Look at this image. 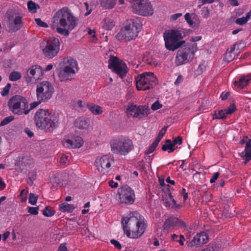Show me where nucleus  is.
I'll return each instance as SVG.
<instances>
[{
	"mask_svg": "<svg viewBox=\"0 0 251 251\" xmlns=\"http://www.w3.org/2000/svg\"><path fill=\"white\" fill-rule=\"evenodd\" d=\"M77 24V19L67 7L58 10L51 20V27L59 34L68 36Z\"/></svg>",
	"mask_w": 251,
	"mask_h": 251,
	"instance_id": "nucleus-1",
	"label": "nucleus"
},
{
	"mask_svg": "<svg viewBox=\"0 0 251 251\" xmlns=\"http://www.w3.org/2000/svg\"><path fill=\"white\" fill-rule=\"evenodd\" d=\"M121 223L125 234L133 239L140 237L147 227L144 217L137 211L130 212L128 216L122 219Z\"/></svg>",
	"mask_w": 251,
	"mask_h": 251,
	"instance_id": "nucleus-2",
	"label": "nucleus"
},
{
	"mask_svg": "<svg viewBox=\"0 0 251 251\" xmlns=\"http://www.w3.org/2000/svg\"><path fill=\"white\" fill-rule=\"evenodd\" d=\"M34 120L38 128L47 131H51L59 124L58 115L52 113L48 109H38L35 113Z\"/></svg>",
	"mask_w": 251,
	"mask_h": 251,
	"instance_id": "nucleus-3",
	"label": "nucleus"
},
{
	"mask_svg": "<svg viewBox=\"0 0 251 251\" xmlns=\"http://www.w3.org/2000/svg\"><path fill=\"white\" fill-rule=\"evenodd\" d=\"M141 23L138 18L127 20L125 25L117 34L116 38L121 41H130L138 35L141 28Z\"/></svg>",
	"mask_w": 251,
	"mask_h": 251,
	"instance_id": "nucleus-4",
	"label": "nucleus"
},
{
	"mask_svg": "<svg viewBox=\"0 0 251 251\" xmlns=\"http://www.w3.org/2000/svg\"><path fill=\"white\" fill-rule=\"evenodd\" d=\"M77 61L71 57L63 58L60 62V67L58 70V76L62 82L70 81L78 71Z\"/></svg>",
	"mask_w": 251,
	"mask_h": 251,
	"instance_id": "nucleus-5",
	"label": "nucleus"
},
{
	"mask_svg": "<svg viewBox=\"0 0 251 251\" xmlns=\"http://www.w3.org/2000/svg\"><path fill=\"white\" fill-rule=\"evenodd\" d=\"M110 145L113 153L124 156L134 148L132 141L123 136H118L113 138L110 142Z\"/></svg>",
	"mask_w": 251,
	"mask_h": 251,
	"instance_id": "nucleus-6",
	"label": "nucleus"
},
{
	"mask_svg": "<svg viewBox=\"0 0 251 251\" xmlns=\"http://www.w3.org/2000/svg\"><path fill=\"white\" fill-rule=\"evenodd\" d=\"M198 48L196 43L187 44L179 49L176 52L175 64L180 66L191 62L194 57Z\"/></svg>",
	"mask_w": 251,
	"mask_h": 251,
	"instance_id": "nucleus-7",
	"label": "nucleus"
},
{
	"mask_svg": "<svg viewBox=\"0 0 251 251\" xmlns=\"http://www.w3.org/2000/svg\"><path fill=\"white\" fill-rule=\"evenodd\" d=\"M10 110L15 115H26L29 113V102L24 97L15 95L11 97L8 102Z\"/></svg>",
	"mask_w": 251,
	"mask_h": 251,
	"instance_id": "nucleus-8",
	"label": "nucleus"
},
{
	"mask_svg": "<svg viewBox=\"0 0 251 251\" xmlns=\"http://www.w3.org/2000/svg\"><path fill=\"white\" fill-rule=\"evenodd\" d=\"M165 45L167 49L174 51L178 49L184 41H179L183 38L181 32L178 29L167 30L163 34Z\"/></svg>",
	"mask_w": 251,
	"mask_h": 251,
	"instance_id": "nucleus-9",
	"label": "nucleus"
},
{
	"mask_svg": "<svg viewBox=\"0 0 251 251\" xmlns=\"http://www.w3.org/2000/svg\"><path fill=\"white\" fill-rule=\"evenodd\" d=\"M44 55L47 58H52L59 50V39L54 37H50L44 39L40 44Z\"/></svg>",
	"mask_w": 251,
	"mask_h": 251,
	"instance_id": "nucleus-10",
	"label": "nucleus"
},
{
	"mask_svg": "<svg viewBox=\"0 0 251 251\" xmlns=\"http://www.w3.org/2000/svg\"><path fill=\"white\" fill-rule=\"evenodd\" d=\"M136 88L139 91H145L152 88L157 83V79L151 72L140 74L135 78Z\"/></svg>",
	"mask_w": 251,
	"mask_h": 251,
	"instance_id": "nucleus-11",
	"label": "nucleus"
},
{
	"mask_svg": "<svg viewBox=\"0 0 251 251\" xmlns=\"http://www.w3.org/2000/svg\"><path fill=\"white\" fill-rule=\"evenodd\" d=\"M53 92L54 88L51 84L48 81H44L37 85V99L46 102L51 98Z\"/></svg>",
	"mask_w": 251,
	"mask_h": 251,
	"instance_id": "nucleus-12",
	"label": "nucleus"
},
{
	"mask_svg": "<svg viewBox=\"0 0 251 251\" xmlns=\"http://www.w3.org/2000/svg\"><path fill=\"white\" fill-rule=\"evenodd\" d=\"M133 11L138 15L148 16L153 13V9L148 0H131Z\"/></svg>",
	"mask_w": 251,
	"mask_h": 251,
	"instance_id": "nucleus-13",
	"label": "nucleus"
},
{
	"mask_svg": "<svg viewBox=\"0 0 251 251\" xmlns=\"http://www.w3.org/2000/svg\"><path fill=\"white\" fill-rule=\"evenodd\" d=\"M114 163V157L111 154H106L98 157L95 161L97 169L103 174L108 173L111 170Z\"/></svg>",
	"mask_w": 251,
	"mask_h": 251,
	"instance_id": "nucleus-14",
	"label": "nucleus"
},
{
	"mask_svg": "<svg viewBox=\"0 0 251 251\" xmlns=\"http://www.w3.org/2000/svg\"><path fill=\"white\" fill-rule=\"evenodd\" d=\"M44 70L40 66L34 65L26 71L25 75V81L28 84H35L43 78Z\"/></svg>",
	"mask_w": 251,
	"mask_h": 251,
	"instance_id": "nucleus-15",
	"label": "nucleus"
},
{
	"mask_svg": "<svg viewBox=\"0 0 251 251\" xmlns=\"http://www.w3.org/2000/svg\"><path fill=\"white\" fill-rule=\"evenodd\" d=\"M108 64L109 68L122 78L127 73L128 69L126 64L115 56H110Z\"/></svg>",
	"mask_w": 251,
	"mask_h": 251,
	"instance_id": "nucleus-16",
	"label": "nucleus"
},
{
	"mask_svg": "<svg viewBox=\"0 0 251 251\" xmlns=\"http://www.w3.org/2000/svg\"><path fill=\"white\" fill-rule=\"evenodd\" d=\"M118 199L120 203L126 205L133 204L135 200L133 190L127 186H123L118 189Z\"/></svg>",
	"mask_w": 251,
	"mask_h": 251,
	"instance_id": "nucleus-17",
	"label": "nucleus"
},
{
	"mask_svg": "<svg viewBox=\"0 0 251 251\" xmlns=\"http://www.w3.org/2000/svg\"><path fill=\"white\" fill-rule=\"evenodd\" d=\"M149 110L145 106H137L131 104L127 107L126 113L128 116L141 119L143 116L148 115Z\"/></svg>",
	"mask_w": 251,
	"mask_h": 251,
	"instance_id": "nucleus-18",
	"label": "nucleus"
},
{
	"mask_svg": "<svg viewBox=\"0 0 251 251\" xmlns=\"http://www.w3.org/2000/svg\"><path fill=\"white\" fill-rule=\"evenodd\" d=\"M187 225L183 221L175 217L168 218L163 225V229L167 231L173 228L185 229Z\"/></svg>",
	"mask_w": 251,
	"mask_h": 251,
	"instance_id": "nucleus-19",
	"label": "nucleus"
},
{
	"mask_svg": "<svg viewBox=\"0 0 251 251\" xmlns=\"http://www.w3.org/2000/svg\"><path fill=\"white\" fill-rule=\"evenodd\" d=\"M7 17L8 18L7 25L9 30L12 32L19 30L22 25L21 17L11 11L7 12Z\"/></svg>",
	"mask_w": 251,
	"mask_h": 251,
	"instance_id": "nucleus-20",
	"label": "nucleus"
},
{
	"mask_svg": "<svg viewBox=\"0 0 251 251\" xmlns=\"http://www.w3.org/2000/svg\"><path fill=\"white\" fill-rule=\"evenodd\" d=\"M209 240L208 235L204 232L197 233L192 240L187 241L186 245L188 247L199 248L206 244Z\"/></svg>",
	"mask_w": 251,
	"mask_h": 251,
	"instance_id": "nucleus-21",
	"label": "nucleus"
},
{
	"mask_svg": "<svg viewBox=\"0 0 251 251\" xmlns=\"http://www.w3.org/2000/svg\"><path fill=\"white\" fill-rule=\"evenodd\" d=\"M82 139L79 136L72 137L71 138H65L62 141L64 147L68 148H79L83 145Z\"/></svg>",
	"mask_w": 251,
	"mask_h": 251,
	"instance_id": "nucleus-22",
	"label": "nucleus"
},
{
	"mask_svg": "<svg viewBox=\"0 0 251 251\" xmlns=\"http://www.w3.org/2000/svg\"><path fill=\"white\" fill-rule=\"evenodd\" d=\"M245 47V45L244 43L239 42L233 46L231 47L229 49H228L225 53V55L224 57V60L227 62H230L232 61L234 58V55L233 53L234 50L236 49L237 51L240 52L241 50V49Z\"/></svg>",
	"mask_w": 251,
	"mask_h": 251,
	"instance_id": "nucleus-23",
	"label": "nucleus"
},
{
	"mask_svg": "<svg viewBox=\"0 0 251 251\" xmlns=\"http://www.w3.org/2000/svg\"><path fill=\"white\" fill-rule=\"evenodd\" d=\"M184 18L189 26L193 28H198L200 25L201 21L199 17L194 13H186Z\"/></svg>",
	"mask_w": 251,
	"mask_h": 251,
	"instance_id": "nucleus-24",
	"label": "nucleus"
},
{
	"mask_svg": "<svg viewBox=\"0 0 251 251\" xmlns=\"http://www.w3.org/2000/svg\"><path fill=\"white\" fill-rule=\"evenodd\" d=\"M251 82V74L242 75L238 81H235V87L238 89H243Z\"/></svg>",
	"mask_w": 251,
	"mask_h": 251,
	"instance_id": "nucleus-25",
	"label": "nucleus"
},
{
	"mask_svg": "<svg viewBox=\"0 0 251 251\" xmlns=\"http://www.w3.org/2000/svg\"><path fill=\"white\" fill-rule=\"evenodd\" d=\"M75 127L80 129H87L89 126V122L84 117H79L77 118L75 123Z\"/></svg>",
	"mask_w": 251,
	"mask_h": 251,
	"instance_id": "nucleus-26",
	"label": "nucleus"
},
{
	"mask_svg": "<svg viewBox=\"0 0 251 251\" xmlns=\"http://www.w3.org/2000/svg\"><path fill=\"white\" fill-rule=\"evenodd\" d=\"M87 107L88 109L94 115H100L103 112L102 107L100 105L93 103H87Z\"/></svg>",
	"mask_w": 251,
	"mask_h": 251,
	"instance_id": "nucleus-27",
	"label": "nucleus"
},
{
	"mask_svg": "<svg viewBox=\"0 0 251 251\" xmlns=\"http://www.w3.org/2000/svg\"><path fill=\"white\" fill-rule=\"evenodd\" d=\"M241 157L245 159L244 163L246 164L250 160H251V147H250L248 144L245 147V149L244 151L240 153Z\"/></svg>",
	"mask_w": 251,
	"mask_h": 251,
	"instance_id": "nucleus-28",
	"label": "nucleus"
},
{
	"mask_svg": "<svg viewBox=\"0 0 251 251\" xmlns=\"http://www.w3.org/2000/svg\"><path fill=\"white\" fill-rule=\"evenodd\" d=\"M117 0H100V4L105 9H111L115 6Z\"/></svg>",
	"mask_w": 251,
	"mask_h": 251,
	"instance_id": "nucleus-29",
	"label": "nucleus"
},
{
	"mask_svg": "<svg viewBox=\"0 0 251 251\" xmlns=\"http://www.w3.org/2000/svg\"><path fill=\"white\" fill-rule=\"evenodd\" d=\"M59 210L62 212H72L75 207L73 204L67 203H62L59 205Z\"/></svg>",
	"mask_w": 251,
	"mask_h": 251,
	"instance_id": "nucleus-30",
	"label": "nucleus"
},
{
	"mask_svg": "<svg viewBox=\"0 0 251 251\" xmlns=\"http://www.w3.org/2000/svg\"><path fill=\"white\" fill-rule=\"evenodd\" d=\"M115 25L114 21L109 18L104 19L102 22V27L106 30H111Z\"/></svg>",
	"mask_w": 251,
	"mask_h": 251,
	"instance_id": "nucleus-31",
	"label": "nucleus"
},
{
	"mask_svg": "<svg viewBox=\"0 0 251 251\" xmlns=\"http://www.w3.org/2000/svg\"><path fill=\"white\" fill-rule=\"evenodd\" d=\"M162 150L164 151H168L169 153L173 152L175 148L170 140H167L165 143L162 146Z\"/></svg>",
	"mask_w": 251,
	"mask_h": 251,
	"instance_id": "nucleus-32",
	"label": "nucleus"
},
{
	"mask_svg": "<svg viewBox=\"0 0 251 251\" xmlns=\"http://www.w3.org/2000/svg\"><path fill=\"white\" fill-rule=\"evenodd\" d=\"M226 118V114L225 110H221L218 112L215 111L213 114V119H224Z\"/></svg>",
	"mask_w": 251,
	"mask_h": 251,
	"instance_id": "nucleus-33",
	"label": "nucleus"
},
{
	"mask_svg": "<svg viewBox=\"0 0 251 251\" xmlns=\"http://www.w3.org/2000/svg\"><path fill=\"white\" fill-rule=\"evenodd\" d=\"M21 74L20 72L13 71L11 72L9 76V79L12 81H15L19 80L21 78Z\"/></svg>",
	"mask_w": 251,
	"mask_h": 251,
	"instance_id": "nucleus-34",
	"label": "nucleus"
},
{
	"mask_svg": "<svg viewBox=\"0 0 251 251\" xmlns=\"http://www.w3.org/2000/svg\"><path fill=\"white\" fill-rule=\"evenodd\" d=\"M251 17L248 14H246V17H242L241 18H237L235 20V23L239 25H243L245 24L250 19Z\"/></svg>",
	"mask_w": 251,
	"mask_h": 251,
	"instance_id": "nucleus-35",
	"label": "nucleus"
},
{
	"mask_svg": "<svg viewBox=\"0 0 251 251\" xmlns=\"http://www.w3.org/2000/svg\"><path fill=\"white\" fill-rule=\"evenodd\" d=\"M43 214L46 217H51L55 214V211L52 208L46 206L43 210Z\"/></svg>",
	"mask_w": 251,
	"mask_h": 251,
	"instance_id": "nucleus-36",
	"label": "nucleus"
},
{
	"mask_svg": "<svg viewBox=\"0 0 251 251\" xmlns=\"http://www.w3.org/2000/svg\"><path fill=\"white\" fill-rule=\"evenodd\" d=\"M38 5L32 1H29L27 3V7L29 11L33 13L36 12V10Z\"/></svg>",
	"mask_w": 251,
	"mask_h": 251,
	"instance_id": "nucleus-37",
	"label": "nucleus"
},
{
	"mask_svg": "<svg viewBox=\"0 0 251 251\" xmlns=\"http://www.w3.org/2000/svg\"><path fill=\"white\" fill-rule=\"evenodd\" d=\"M158 143H159L154 140L149 148L145 151V154L147 155L153 152L158 146Z\"/></svg>",
	"mask_w": 251,
	"mask_h": 251,
	"instance_id": "nucleus-38",
	"label": "nucleus"
},
{
	"mask_svg": "<svg viewBox=\"0 0 251 251\" xmlns=\"http://www.w3.org/2000/svg\"><path fill=\"white\" fill-rule=\"evenodd\" d=\"M70 156L65 154H62L60 158V163L61 165L66 166L69 164Z\"/></svg>",
	"mask_w": 251,
	"mask_h": 251,
	"instance_id": "nucleus-39",
	"label": "nucleus"
},
{
	"mask_svg": "<svg viewBox=\"0 0 251 251\" xmlns=\"http://www.w3.org/2000/svg\"><path fill=\"white\" fill-rule=\"evenodd\" d=\"M167 126H164L163 128H162L159 131V134L158 136L156 137L155 139L154 140L155 141L157 142L158 143H159L162 138L163 137L164 134H165Z\"/></svg>",
	"mask_w": 251,
	"mask_h": 251,
	"instance_id": "nucleus-40",
	"label": "nucleus"
},
{
	"mask_svg": "<svg viewBox=\"0 0 251 251\" xmlns=\"http://www.w3.org/2000/svg\"><path fill=\"white\" fill-rule=\"evenodd\" d=\"M38 196L33 194L30 193L29 196V200L28 202L31 204L35 205L36 204L37 200H38Z\"/></svg>",
	"mask_w": 251,
	"mask_h": 251,
	"instance_id": "nucleus-41",
	"label": "nucleus"
},
{
	"mask_svg": "<svg viewBox=\"0 0 251 251\" xmlns=\"http://www.w3.org/2000/svg\"><path fill=\"white\" fill-rule=\"evenodd\" d=\"M28 190L26 189H23L19 196V198L22 202H25L27 200V194Z\"/></svg>",
	"mask_w": 251,
	"mask_h": 251,
	"instance_id": "nucleus-42",
	"label": "nucleus"
},
{
	"mask_svg": "<svg viewBox=\"0 0 251 251\" xmlns=\"http://www.w3.org/2000/svg\"><path fill=\"white\" fill-rule=\"evenodd\" d=\"M42 102H45V101H41L39 100H37V101H36L32 102L30 104L29 103V106H28V109L29 110V113L32 109L36 108L37 106H38Z\"/></svg>",
	"mask_w": 251,
	"mask_h": 251,
	"instance_id": "nucleus-43",
	"label": "nucleus"
},
{
	"mask_svg": "<svg viewBox=\"0 0 251 251\" xmlns=\"http://www.w3.org/2000/svg\"><path fill=\"white\" fill-rule=\"evenodd\" d=\"M167 200H168V201L165 202V205L167 207L171 206V203H170L171 202H172L173 203V204H174V205H175L176 204V201L173 199L171 193L169 194V195L168 196Z\"/></svg>",
	"mask_w": 251,
	"mask_h": 251,
	"instance_id": "nucleus-44",
	"label": "nucleus"
},
{
	"mask_svg": "<svg viewBox=\"0 0 251 251\" xmlns=\"http://www.w3.org/2000/svg\"><path fill=\"white\" fill-rule=\"evenodd\" d=\"M210 11L208 7H203L201 10V14L204 18H207L209 16Z\"/></svg>",
	"mask_w": 251,
	"mask_h": 251,
	"instance_id": "nucleus-45",
	"label": "nucleus"
},
{
	"mask_svg": "<svg viewBox=\"0 0 251 251\" xmlns=\"http://www.w3.org/2000/svg\"><path fill=\"white\" fill-rule=\"evenodd\" d=\"M28 212L31 214L36 215L38 214L39 207H29L27 208Z\"/></svg>",
	"mask_w": 251,
	"mask_h": 251,
	"instance_id": "nucleus-46",
	"label": "nucleus"
},
{
	"mask_svg": "<svg viewBox=\"0 0 251 251\" xmlns=\"http://www.w3.org/2000/svg\"><path fill=\"white\" fill-rule=\"evenodd\" d=\"M11 88V84L7 83L6 85L3 88L2 90L0 92V94L2 96H5L8 95L9 90Z\"/></svg>",
	"mask_w": 251,
	"mask_h": 251,
	"instance_id": "nucleus-47",
	"label": "nucleus"
},
{
	"mask_svg": "<svg viewBox=\"0 0 251 251\" xmlns=\"http://www.w3.org/2000/svg\"><path fill=\"white\" fill-rule=\"evenodd\" d=\"M13 118L11 117H7L4 118L0 123V126H5L9 123L12 120Z\"/></svg>",
	"mask_w": 251,
	"mask_h": 251,
	"instance_id": "nucleus-48",
	"label": "nucleus"
},
{
	"mask_svg": "<svg viewBox=\"0 0 251 251\" xmlns=\"http://www.w3.org/2000/svg\"><path fill=\"white\" fill-rule=\"evenodd\" d=\"M235 106L234 104H232L229 107L225 109L226 114H231L233 113L235 110Z\"/></svg>",
	"mask_w": 251,
	"mask_h": 251,
	"instance_id": "nucleus-49",
	"label": "nucleus"
},
{
	"mask_svg": "<svg viewBox=\"0 0 251 251\" xmlns=\"http://www.w3.org/2000/svg\"><path fill=\"white\" fill-rule=\"evenodd\" d=\"M35 21L36 24L40 26L44 27H47L48 26L47 23L43 22L40 19L37 18L35 19Z\"/></svg>",
	"mask_w": 251,
	"mask_h": 251,
	"instance_id": "nucleus-50",
	"label": "nucleus"
},
{
	"mask_svg": "<svg viewBox=\"0 0 251 251\" xmlns=\"http://www.w3.org/2000/svg\"><path fill=\"white\" fill-rule=\"evenodd\" d=\"M162 107V105L160 104L158 101H155L154 103H153L151 106V108L153 110H156L157 109H160Z\"/></svg>",
	"mask_w": 251,
	"mask_h": 251,
	"instance_id": "nucleus-51",
	"label": "nucleus"
},
{
	"mask_svg": "<svg viewBox=\"0 0 251 251\" xmlns=\"http://www.w3.org/2000/svg\"><path fill=\"white\" fill-rule=\"evenodd\" d=\"M219 175L220 173L219 172L214 173L210 180V182L211 183H215L216 181L217 180L218 178L219 177Z\"/></svg>",
	"mask_w": 251,
	"mask_h": 251,
	"instance_id": "nucleus-52",
	"label": "nucleus"
},
{
	"mask_svg": "<svg viewBox=\"0 0 251 251\" xmlns=\"http://www.w3.org/2000/svg\"><path fill=\"white\" fill-rule=\"evenodd\" d=\"M185 241V237L182 235H180L178 236V238L177 240H176V241L179 243L180 246L184 245V241Z\"/></svg>",
	"mask_w": 251,
	"mask_h": 251,
	"instance_id": "nucleus-53",
	"label": "nucleus"
},
{
	"mask_svg": "<svg viewBox=\"0 0 251 251\" xmlns=\"http://www.w3.org/2000/svg\"><path fill=\"white\" fill-rule=\"evenodd\" d=\"M182 15V13H176V14L172 15L170 16V20L172 21H175L178 18L181 17Z\"/></svg>",
	"mask_w": 251,
	"mask_h": 251,
	"instance_id": "nucleus-54",
	"label": "nucleus"
},
{
	"mask_svg": "<svg viewBox=\"0 0 251 251\" xmlns=\"http://www.w3.org/2000/svg\"><path fill=\"white\" fill-rule=\"evenodd\" d=\"M111 243L117 249H121L122 247L120 243L116 240L112 239L110 240Z\"/></svg>",
	"mask_w": 251,
	"mask_h": 251,
	"instance_id": "nucleus-55",
	"label": "nucleus"
},
{
	"mask_svg": "<svg viewBox=\"0 0 251 251\" xmlns=\"http://www.w3.org/2000/svg\"><path fill=\"white\" fill-rule=\"evenodd\" d=\"M172 143L174 146L177 144L181 145L182 144V139L179 136H178L177 138L175 139Z\"/></svg>",
	"mask_w": 251,
	"mask_h": 251,
	"instance_id": "nucleus-56",
	"label": "nucleus"
},
{
	"mask_svg": "<svg viewBox=\"0 0 251 251\" xmlns=\"http://www.w3.org/2000/svg\"><path fill=\"white\" fill-rule=\"evenodd\" d=\"M57 251H68L66 244H61L59 246Z\"/></svg>",
	"mask_w": 251,
	"mask_h": 251,
	"instance_id": "nucleus-57",
	"label": "nucleus"
},
{
	"mask_svg": "<svg viewBox=\"0 0 251 251\" xmlns=\"http://www.w3.org/2000/svg\"><path fill=\"white\" fill-rule=\"evenodd\" d=\"M201 251H217L216 248L212 246H208L207 248H205Z\"/></svg>",
	"mask_w": 251,
	"mask_h": 251,
	"instance_id": "nucleus-58",
	"label": "nucleus"
},
{
	"mask_svg": "<svg viewBox=\"0 0 251 251\" xmlns=\"http://www.w3.org/2000/svg\"><path fill=\"white\" fill-rule=\"evenodd\" d=\"M181 194L183 196L184 201H186L188 198V195L187 193H186V190L185 188H182Z\"/></svg>",
	"mask_w": 251,
	"mask_h": 251,
	"instance_id": "nucleus-59",
	"label": "nucleus"
},
{
	"mask_svg": "<svg viewBox=\"0 0 251 251\" xmlns=\"http://www.w3.org/2000/svg\"><path fill=\"white\" fill-rule=\"evenodd\" d=\"M84 5L85 6V7L86 9V10L87 11L85 13V16H88V15H89L90 14V13L91 12V9H89V4L87 3V2H85L84 3Z\"/></svg>",
	"mask_w": 251,
	"mask_h": 251,
	"instance_id": "nucleus-60",
	"label": "nucleus"
},
{
	"mask_svg": "<svg viewBox=\"0 0 251 251\" xmlns=\"http://www.w3.org/2000/svg\"><path fill=\"white\" fill-rule=\"evenodd\" d=\"M229 95V92H226V93H222L221 95V98L222 100H225L228 97Z\"/></svg>",
	"mask_w": 251,
	"mask_h": 251,
	"instance_id": "nucleus-61",
	"label": "nucleus"
},
{
	"mask_svg": "<svg viewBox=\"0 0 251 251\" xmlns=\"http://www.w3.org/2000/svg\"><path fill=\"white\" fill-rule=\"evenodd\" d=\"M86 30L87 31L88 34L92 35V37L93 38L95 37V31L94 30H92L90 28H87L86 29Z\"/></svg>",
	"mask_w": 251,
	"mask_h": 251,
	"instance_id": "nucleus-62",
	"label": "nucleus"
},
{
	"mask_svg": "<svg viewBox=\"0 0 251 251\" xmlns=\"http://www.w3.org/2000/svg\"><path fill=\"white\" fill-rule=\"evenodd\" d=\"M9 235L10 232L9 231H6L1 235V238H2L3 241H5L9 236Z\"/></svg>",
	"mask_w": 251,
	"mask_h": 251,
	"instance_id": "nucleus-63",
	"label": "nucleus"
},
{
	"mask_svg": "<svg viewBox=\"0 0 251 251\" xmlns=\"http://www.w3.org/2000/svg\"><path fill=\"white\" fill-rule=\"evenodd\" d=\"M109 184L111 188H117L118 186V183L115 182L113 180H110L109 182Z\"/></svg>",
	"mask_w": 251,
	"mask_h": 251,
	"instance_id": "nucleus-64",
	"label": "nucleus"
}]
</instances>
